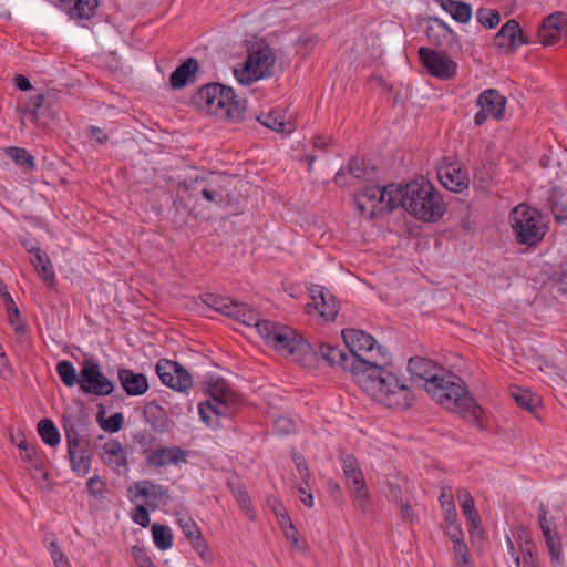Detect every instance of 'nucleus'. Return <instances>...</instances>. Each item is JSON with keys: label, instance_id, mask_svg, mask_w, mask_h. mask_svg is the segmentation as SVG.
I'll list each match as a JSON object with an SVG mask.
<instances>
[{"label": "nucleus", "instance_id": "nucleus-1", "mask_svg": "<svg viewBox=\"0 0 567 567\" xmlns=\"http://www.w3.org/2000/svg\"><path fill=\"white\" fill-rule=\"evenodd\" d=\"M408 370L414 380L424 381L425 391L444 409L462 414L471 423H480L483 410L458 375L420 357L409 360Z\"/></svg>", "mask_w": 567, "mask_h": 567}, {"label": "nucleus", "instance_id": "nucleus-2", "mask_svg": "<svg viewBox=\"0 0 567 567\" xmlns=\"http://www.w3.org/2000/svg\"><path fill=\"white\" fill-rule=\"evenodd\" d=\"M389 362L390 355H386L382 362L352 372L353 379L373 401L388 408L408 409L414 396L405 382L386 368Z\"/></svg>", "mask_w": 567, "mask_h": 567}, {"label": "nucleus", "instance_id": "nucleus-3", "mask_svg": "<svg viewBox=\"0 0 567 567\" xmlns=\"http://www.w3.org/2000/svg\"><path fill=\"white\" fill-rule=\"evenodd\" d=\"M399 186L398 207L424 221H435L444 215L445 204L429 181L421 178Z\"/></svg>", "mask_w": 567, "mask_h": 567}, {"label": "nucleus", "instance_id": "nucleus-4", "mask_svg": "<svg viewBox=\"0 0 567 567\" xmlns=\"http://www.w3.org/2000/svg\"><path fill=\"white\" fill-rule=\"evenodd\" d=\"M193 101L198 109L220 120L239 121L246 111L245 102L237 99L234 90L219 83L202 86Z\"/></svg>", "mask_w": 567, "mask_h": 567}, {"label": "nucleus", "instance_id": "nucleus-5", "mask_svg": "<svg viewBox=\"0 0 567 567\" xmlns=\"http://www.w3.org/2000/svg\"><path fill=\"white\" fill-rule=\"evenodd\" d=\"M260 327V337L276 351L290 357L291 360L302 365L311 362L312 347L301 334L272 321L261 323Z\"/></svg>", "mask_w": 567, "mask_h": 567}, {"label": "nucleus", "instance_id": "nucleus-6", "mask_svg": "<svg viewBox=\"0 0 567 567\" xmlns=\"http://www.w3.org/2000/svg\"><path fill=\"white\" fill-rule=\"evenodd\" d=\"M342 339L352 360V372H355L374 362H382L389 355L388 351L377 343L375 339L358 329H343Z\"/></svg>", "mask_w": 567, "mask_h": 567}, {"label": "nucleus", "instance_id": "nucleus-7", "mask_svg": "<svg viewBox=\"0 0 567 567\" xmlns=\"http://www.w3.org/2000/svg\"><path fill=\"white\" fill-rule=\"evenodd\" d=\"M207 395L206 402L198 404L199 415L207 425H210L212 415L229 417L237 411L239 404L238 396L228 388L224 380H216L209 383Z\"/></svg>", "mask_w": 567, "mask_h": 567}, {"label": "nucleus", "instance_id": "nucleus-8", "mask_svg": "<svg viewBox=\"0 0 567 567\" xmlns=\"http://www.w3.org/2000/svg\"><path fill=\"white\" fill-rule=\"evenodd\" d=\"M509 217L517 241L522 245L534 246L546 234V226L535 208L520 204L511 212Z\"/></svg>", "mask_w": 567, "mask_h": 567}, {"label": "nucleus", "instance_id": "nucleus-9", "mask_svg": "<svg viewBox=\"0 0 567 567\" xmlns=\"http://www.w3.org/2000/svg\"><path fill=\"white\" fill-rule=\"evenodd\" d=\"M398 196H401L399 185L368 186L358 193L355 203L361 214L374 217L383 212H392L398 208Z\"/></svg>", "mask_w": 567, "mask_h": 567}, {"label": "nucleus", "instance_id": "nucleus-10", "mask_svg": "<svg viewBox=\"0 0 567 567\" xmlns=\"http://www.w3.org/2000/svg\"><path fill=\"white\" fill-rule=\"evenodd\" d=\"M276 56L270 48L251 51L241 70H235V76L241 84H250L272 74Z\"/></svg>", "mask_w": 567, "mask_h": 567}, {"label": "nucleus", "instance_id": "nucleus-11", "mask_svg": "<svg viewBox=\"0 0 567 567\" xmlns=\"http://www.w3.org/2000/svg\"><path fill=\"white\" fill-rule=\"evenodd\" d=\"M228 176L218 173H206L197 176L188 186L192 195L200 194L208 203L221 205L229 196Z\"/></svg>", "mask_w": 567, "mask_h": 567}, {"label": "nucleus", "instance_id": "nucleus-12", "mask_svg": "<svg viewBox=\"0 0 567 567\" xmlns=\"http://www.w3.org/2000/svg\"><path fill=\"white\" fill-rule=\"evenodd\" d=\"M340 461L352 497L360 509L367 512L370 505V496L358 460L351 454H344L340 457Z\"/></svg>", "mask_w": 567, "mask_h": 567}, {"label": "nucleus", "instance_id": "nucleus-13", "mask_svg": "<svg viewBox=\"0 0 567 567\" xmlns=\"http://www.w3.org/2000/svg\"><path fill=\"white\" fill-rule=\"evenodd\" d=\"M79 386L83 393L97 396L110 395L114 391L113 382L103 374L97 362L85 360L80 370Z\"/></svg>", "mask_w": 567, "mask_h": 567}, {"label": "nucleus", "instance_id": "nucleus-14", "mask_svg": "<svg viewBox=\"0 0 567 567\" xmlns=\"http://www.w3.org/2000/svg\"><path fill=\"white\" fill-rule=\"evenodd\" d=\"M419 58L427 72L441 80H450L455 76L457 64L445 53L429 48L419 49Z\"/></svg>", "mask_w": 567, "mask_h": 567}, {"label": "nucleus", "instance_id": "nucleus-15", "mask_svg": "<svg viewBox=\"0 0 567 567\" xmlns=\"http://www.w3.org/2000/svg\"><path fill=\"white\" fill-rule=\"evenodd\" d=\"M65 437L68 442V455L73 472L80 476H85L91 467V454L87 444L79 437L74 426L65 427Z\"/></svg>", "mask_w": 567, "mask_h": 567}, {"label": "nucleus", "instance_id": "nucleus-16", "mask_svg": "<svg viewBox=\"0 0 567 567\" xmlns=\"http://www.w3.org/2000/svg\"><path fill=\"white\" fill-rule=\"evenodd\" d=\"M156 373L163 384L184 392L193 384L189 372L176 361L161 359L156 364Z\"/></svg>", "mask_w": 567, "mask_h": 567}, {"label": "nucleus", "instance_id": "nucleus-17", "mask_svg": "<svg viewBox=\"0 0 567 567\" xmlns=\"http://www.w3.org/2000/svg\"><path fill=\"white\" fill-rule=\"evenodd\" d=\"M567 32V14L561 11L554 12L543 20L537 37L545 47L557 44L563 34Z\"/></svg>", "mask_w": 567, "mask_h": 567}, {"label": "nucleus", "instance_id": "nucleus-18", "mask_svg": "<svg viewBox=\"0 0 567 567\" xmlns=\"http://www.w3.org/2000/svg\"><path fill=\"white\" fill-rule=\"evenodd\" d=\"M528 43L524 37L519 23L512 19L508 20L494 38V44L505 53H512L522 44Z\"/></svg>", "mask_w": 567, "mask_h": 567}, {"label": "nucleus", "instance_id": "nucleus-19", "mask_svg": "<svg viewBox=\"0 0 567 567\" xmlns=\"http://www.w3.org/2000/svg\"><path fill=\"white\" fill-rule=\"evenodd\" d=\"M437 177L451 192L460 193L468 187L467 174L457 163H443L437 169Z\"/></svg>", "mask_w": 567, "mask_h": 567}, {"label": "nucleus", "instance_id": "nucleus-20", "mask_svg": "<svg viewBox=\"0 0 567 567\" xmlns=\"http://www.w3.org/2000/svg\"><path fill=\"white\" fill-rule=\"evenodd\" d=\"M187 456L188 452L178 446H165L146 452L145 460L148 466L163 467L186 462Z\"/></svg>", "mask_w": 567, "mask_h": 567}, {"label": "nucleus", "instance_id": "nucleus-21", "mask_svg": "<svg viewBox=\"0 0 567 567\" xmlns=\"http://www.w3.org/2000/svg\"><path fill=\"white\" fill-rule=\"evenodd\" d=\"M102 460L117 474H124L128 471L125 449L117 441L112 440L104 444Z\"/></svg>", "mask_w": 567, "mask_h": 567}, {"label": "nucleus", "instance_id": "nucleus-22", "mask_svg": "<svg viewBox=\"0 0 567 567\" xmlns=\"http://www.w3.org/2000/svg\"><path fill=\"white\" fill-rule=\"evenodd\" d=\"M546 512L539 516V525L545 538L546 547L550 555L551 561L559 567L563 564V553L560 538L551 524L546 519Z\"/></svg>", "mask_w": 567, "mask_h": 567}, {"label": "nucleus", "instance_id": "nucleus-23", "mask_svg": "<svg viewBox=\"0 0 567 567\" xmlns=\"http://www.w3.org/2000/svg\"><path fill=\"white\" fill-rule=\"evenodd\" d=\"M117 378L128 395H142L148 390L147 378L143 373H136L130 369H118Z\"/></svg>", "mask_w": 567, "mask_h": 567}, {"label": "nucleus", "instance_id": "nucleus-24", "mask_svg": "<svg viewBox=\"0 0 567 567\" xmlns=\"http://www.w3.org/2000/svg\"><path fill=\"white\" fill-rule=\"evenodd\" d=\"M313 308L326 321H333L339 312V305L330 291L323 289L312 290Z\"/></svg>", "mask_w": 567, "mask_h": 567}, {"label": "nucleus", "instance_id": "nucleus-25", "mask_svg": "<svg viewBox=\"0 0 567 567\" xmlns=\"http://www.w3.org/2000/svg\"><path fill=\"white\" fill-rule=\"evenodd\" d=\"M313 355H320L331 367H339L342 370L350 371L352 373V360L351 357L344 353L341 349H338L331 344L322 343Z\"/></svg>", "mask_w": 567, "mask_h": 567}, {"label": "nucleus", "instance_id": "nucleus-26", "mask_svg": "<svg viewBox=\"0 0 567 567\" xmlns=\"http://www.w3.org/2000/svg\"><path fill=\"white\" fill-rule=\"evenodd\" d=\"M477 105L487 111L494 118L501 120L505 112L506 99L498 91L488 89L478 95Z\"/></svg>", "mask_w": 567, "mask_h": 567}, {"label": "nucleus", "instance_id": "nucleus-27", "mask_svg": "<svg viewBox=\"0 0 567 567\" xmlns=\"http://www.w3.org/2000/svg\"><path fill=\"white\" fill-rule=\"evenodd\" d=\"M59 6L72 19H90L97 7V0H58Z\"/></svg>", "mask_w": 567, "mask_h": 567}, {"label": "nucleus", "instance_id": "nucleus-28", "mask_svg": "<svg viewBox=\"0 0 567 567\" xmlns=\"http://www.w3.org/2000/svg\"><path fill=\"white\" fill-rule=\"evenodd\" d=\"M199 68L195 58H188L171 74L169 83L173 89H182L194 82L195 73Z\"/></svg>", "mask_w": 567, "mask_h": 567}, {"label": "nucleus", "instance_id": "nucleus-29", "mask_svg": "<svg viewBox=\"0 0 567 567\" xmlns=\"http://www.w3.org/2000/svg\"><path fill=\"white\" fill-rule=\"evenodd\" d=\"M257 120L266 127L279 132L291 133L295 125L285 118L280 111H270L269 113H261Z\"/></svg>", "mask_w": 567, "mask_h": 567}, {"label": "nucleus", "instance_id": "nucleus-30", "mask_svg": "<svg viewBox=\"0 0 567 567\" xmlns=\"http://www.w3.org/2000/svg\"><path fill=\"white\" fill-rule=\"evenodd\" d=\"M229 317L236 319L237 321H240L241 323L248 327H255L259 334L261 323L271 322L270 320H261L257 312L250 309L249 306L241 302L236 303V309L233 310Z\"/></svg>", "mask_w": 567, "mask_h": 567}, {"label": "nucleus", "instance_id": "nucleus-31", "mask_svg": "<svg viewBox=\"0 0 567 567\" xmlns=\"http://www.w3.org/2000/svg\"><path fill=\"white\" fill-rule=\"evenodd\" d=\"M135 488L136 494L134 495V498L137 499L138 497H144L146 499L145 502L151 506H155V503H152L151 501L156 502L167 495V489L163 486L147 481L135 483Z\"/></svg>", "mask_w": 567, "mask_h": 567}, {"label": "nucleus", "instance_id": "nucleus-32", "mask_svg": "<svg viewBox=\"0 0 567 567\" xmlns=\"http://www.w3.org/2000/svg\"><path fill=\"white\" fill-rule=\"evenodd\" d=\"M144 416L156 431H163L166 427V413L156 402L153 401L145 405Z\"/></svg>", "mask_w": 567, "mask_h": 567}, {"label": "nucleus", "instance_id": "nucleus-33", "mask_svg": "<svg viewBox=\"0 0 567 567\" xmlns=\"http://www.w3.org/2000/svg\"><path fill=\"white\" fill-rule=\"evenodd\" d=\"M512 396L520 408L526 409L532 413H534L540 405V399L526 389L518 386L513 389Z\"/></svg>", "mask_w": 567, "mask_h": 567}, {"label": "nucleus", "instance_id": "nucleus-34", "mask_svg": "<svg viewBox=\"0 0 567 567\" xmlns=\"http://www.w3.org/2000/svg\"><path fill=\"white\" fill-rule=\"evenodd\" d=\"M38 433L42 441L50 446H56L61 441L60 433L50 419H42L38 423Z\"/></svg>", "mask_w": 567, "mask_h": 567}, {"label": "nucleus", "instance_id": "nucleus-35", "mask_svg": "<svg viewBox=\"0 0 567 567\" xmlns=\"http://www.w3.org/2000/svg\"><path fill=\"white\" fill-rule=\"evenodd\" d=\"M457 497H458L460 505H461L464 516H466L467 519L471 522V524L474 527H476L477 519H478V513L475 508L474 499L471 496L470 492L464 488L460 489L457 492Z\"/></svg>", "mask_w": 567, "mask_h": 567}, {"label": "nucleus", "instance_id": "nucleus-36", "mask_svg": "<svg viewBox=\"0 0 567 567\" xmlns=\"http://www.w3.org/2000/svg\"><path fill=\"white\" fill-rule=\"evenodd\" d=\"M153 539L155 546L161 550H167L173 545V534L171 528L164 525L154 524L152 526Z\"/></svg>", "mask_w": 567, "mask_h": 567}, {"label": "nucleus", "instance_id": "nucleus-37", "mask_svg": "<svg viewBox=\"0 0 567 567\" xmlns=\"http://www.w3.org/2000/svg\"><path fill=\"white\" fill-rule=\"evenodd\" d=\"M427 37L431 43L441 45V38L447 39L453 34L452 29L442 20L435 19L434 24L427 27Z\"/></svg>", "mask_w": 567, "mask_h": 567}, {"label": "nucleus", "instance_id": "nucleus-38", "mask_svg": "<svg viewBox=\"0 0 567 567\" xmlns=\"http://www.w3.org/2000/svg\"><path fill=\"white\" fill-rule=\"evenodd\" d=\"M204 302L215 309L216 311L229 317L234 309H236L237 301L230 300L225 297L207 295Z\"/></svg>", "mask_w": 567, "mask_h": 567}, {"label": "nucleus", "instance_id": "nucleus-39", "mask_svg": "<svg viewBox=\"0 0 567 567\" xmlns=\"http://www.w3.org/2000/svg\"><path fill=\"white\" fill-rule=\"evenodd\" d=\"M56 372L61 381L69 388L80 382V373L76 374L74 365L68 360L60 361L56 364Z\"/></svg>", "mask_w": 567, "mask_h": 567}, {"label": "nucleus", "instance_id": "nucleus-40", "mask_svg": "<svg viewBox=\"0 0 567 567\" xmlns=\"http://www.w3.org/2000/svg\"><path fill=\"white\" fill-rule=\"evenodd\" d=\"M6 153L17 165L28 169L34 168V158L27 150L11 146Z\"/></svg>", "mask_w": 567, "mask_h": 567}, {"label": "nucleus", "instance_id": "nucleus-41", "mask_svg": "<svg viewBox=\"0 0 567 567\" xmlns=\"http://www.w3.org/2000/svg\"><path fill=\"white\" fill-rule=\"evenodd\" d=\"M439 501L441 508L444 513L445 522L455 523L457 514L452 494L447 493L446 488H443L440 494Z\"/></svg>", "mask_w": 567, "mask_h": 567}, {"label": "nucleus", "instance_id": "nucleus-42", "mask_svg": "<svg viewBox=\"0 0 567 567\" xmlns=\"http://www.w3.org/2000/svg\"><path fill=\"white\" fill-rule=\"evenodd\" d=\"M231 489H233L234 496L236 497V499L238 502L240 509L245 513V515L249 519H255V512H254L252 507L250 506V499H249V495H248L246 488L243 485L238 484V485H234Z\"/></svg>", "mask_w": 567, "mask_h": 567}, {"label": "nucleus", "instance_id": "nucleus-43", "mask_svg": "<svg viewBox=\"0 0 567 567\" xmlns=\"http://www.w3.org/2000/svg\"><path fill=\"white\" fill-rule=\"evenodd\" d=\"M476 18L487 29L495 28L501 21L499 12L489 8H480L476 12Z\"/></svg>", "mask_w": 567, "mask_h": 567}, {"label": "nucleus", "instance_id": "nucleus-44", "mask_svg": "<svg viewBox=\"0 0 567 567\" xmlns=\"http://www.w3.org/2000/svg\"><path fill=\"white\" fill-rule=\"evenodd\" d=\"M453 554L457 567H471L470 550L464 542L453 544Z\"/></svg>", "mask_w": 567, "mask_h": 567}, {"label": "nucleus", "instance_id": "nucleus-45", "mask_svg": "<svg viewBox=\"0 0 567 567\" xmlns=\"http://www.w3.org/2000/svg\"><path fill=\"white\" fill-rule=\"evenodd\" d=\"M189 542L192 543L194 550L199 555V557L202 558V560L204 563L213 561V554L209 550L207 543L204 539L202 533L198 536L189 539Z\"/></svg>", "mask_w": 567, "mask_h": 567}, {"label": "nucleus", "instance_id": "nucleus-46", "mask_svg": "<svg viewBox=\"0 0 567 567\" xmlns=\"http://www.w3.org/2000/svg\"><path fill=\"white\" fill-rule=\"evenodd\" d=\"M451 16L460 23H467L472 18V7L466 2L457 1Z\"/></svg>", "mask_w": 567, "mask_h": 567}, {"label": "nucleus", "instance_id": "nucleus-47", "mask_svg": "<svg viewBox=\"0 0 567 567\" xmlns=\"http://www.w3.org/2000/svg\"><path fill=\"white\" fill-rule=\"evenodd\" d=\"M177 522L188 540L202 533L195 520L189 516H182L177 519Z\"/></svg>", "mask_w": 567, "mask_h": 567}, {"label": "nucleus", "instance_id": "nucleus-48", "mask_svg": "<svg viewBox=\"0 0 567 567\" xmlns=\"http://www.w3.org/2000/svg\"><path fill=\"white\" fill-rule=\"evenodd\" d=\"M49 550H50L51 558H52L55 567H71L69 559L62 553L56 540H52L50 543Z\"/></svg>", "mask_w": 567, "mask_h": 567}, {"label": "nucleus", "instance_id": "nucleus-49", "mask_svg": "<svg viewBox=\"0 0 567 567\" xmlns=\"http://www.w3.org/2000/svg\"><path fill=\"white\" fill-rule=\"evenodd\" d=\"M293 462L296 464V467L299 472V475H300V478L302 481V483L308 486L309 485V480H310V471L308 468V464H307V461L305 460V457L302 455H293Z\"/></svg>", "mask_w": 567, "mask_h": 567}, {"label": "nucleus", "instance_id": "nucleus-50", "mask_svg": "<svg viewBox=\"0 0 567 567\" xmlns=\"http://www.w3.org/2000/svg\"><path fill=\"white\" fill-rule=\"evenodd\" d=\"M275 430L278 434L286 435L290 434L295 431V423L286 417V416H279L274 422Z\"/></svg>", "mask_w": 567, "mask_h": 567}, {"label": "nucleus", "instance_id": "nucleus-51", "mask_svg": "<svg viewBox=\"0 0 567 567\" xmlns=\"http://www.w3.org/2000/svg\"><path fill=\"white\" fill-rule=\"evenodd\" d=\"M44 103V96L42 94L33 95L29 99L25 104V112L30 113L33 116V120H37L39 115V111Z\"/></svg>", "mask_w": 567, "mask_h": 567}, {"label": "nucleus", "instance_id": "nucleus-52", "mask_svg": "<svg viewBox=\"0 0 567 567\" xmlns=\"http://www.w3.org/2000/svg\"><path fill=\"white\" fill-rule=\"evenodd\" d=\"M6 310L8 313L10 324L14 327V331L17 333L24 332L25 326L19 321L20 311H19L18 307L16 306V303L13 302V307L6 308Z\"/></svg>", "mask_w": 567, "mask_h": 567}, {"label": "nucleus", "instance_id": "nucleus-53", "mask_svg": "<svg viewBox=\"0 0 567 567\" xmlns=\"http://www.w3.org/2000/svg\"><path fill=\"white\" fill-rule=\"evenodd\" d=\"M123 420L122 413H114L104 421L102 427L107 432L115 433L122 429Z\"/></svg>", "mask_w": 567, "mask_h": 567}, {"label": "nucleus", "instance_id": "nucleus-54", "mask_svg": "<svg viewBox=\"0 0 567 567\" xmlns=\"http://www.w3.org/2000/svg\"><path fill=\"white\" fill-rule=\"evenodd\" d=\"M348 173H350L355 178H363L365 175L364 163L359 158L350 159L347 166Z\"/></svg>", "mask_w": 567, "mask_h": 567}, {"label": "nucleus", "instance_id": "nucleus-55", "mask_svg": "<svg viewBox=\"0 0 567 567\" xmlns=\"http://www.w3.org/2000/svg\"><path fill=\"white\" fill-rule=\"evenodd\" d=\"M29 251L33 254L32 264L38 269L43 266H48L51 264L48 255L42 251L40 248H30Z\"/></svg>", "mask_w": 567, "mask_h": 567}, {"label": "nucleus", "instance_id": "nucleus-56", "mask_svg": "<svg viewBox=\"0 0 567 567\" xmlns=\"http://www.w3.org/2000/svg\"><path fill=\"white\" fill-rule=\"evenodd\" d=\"M132 517H133V520H134L136 524H138V525H141V526H143V527H146V526H148V524H150V514H148V511H147V508H146L145 506H143V505H138V506L135 508V511H134V513H133V516H132Z\"/></svg>", "mask_w": 567, "mask_h": 567}, {"label": "nucleus", "instance_id": "nucleus-57", "mask_svg": "<svg viewBox=\"0 0 567 567\" xmlns=\"http://www.w3.org/2000/svg\"><path fill=\"white\" fill-rule=\"evenodd\" d=\"M551 213L554 215V218L559 221L564 223L567 221V205L559 202H554L550 205Z\"/></svg>", "mask_w": 567, "mask_h": 567}, {"label": "nucleus", "instance_id": "nucleus-58", "mask_svg": "<svg viewBox=\"0 0 567 567\" xmlns=\"http://www.w3.org/2000/svg\"><path fill=\"white\" fill-rule=\"evenodd\" d=\"M104 486V482L97 476H93L87 481L89 493L95 497L102 496Z\"/></svg>", "mask_w": 567, "mask_h": 567}, {"label": "nucleus", "instance_id": "nucleus-59", "mask_svg": "<svg viewBox=\"0 0 567 567\" xmlns=\"http://www.w3.org/2000/svg\"><path fill=\"white\" fill-rule=\"evenodd\" d=\"M29 472H30V475L35 480H38V478L47 480L48 475H49L48 472L43 467V463H42L41 458H38L33 463L30 464Z\"/></svg>", "mask_w": 567, "mask_h": 567}, {"label": "nucleus", "instance_id": "nucleus-60", "mask_svg": "<svg viewBox=\"0 0 567 567\" xmlns=\"http://www.w3.org/2000/svg\"><path fill=\"white\" fill-rule=\"evenodd\" d=\"M132 554L135 560L138 563L140 567H154L152 560L146 556L141 547L134 546L132 548Z\"/></svg>", "mask_w": 567, "mask_h": 567}, {"label": "nucleus", "instance_id": "nucleus-61", "mask_svg": "<svg viewBox=\"0 0 567 567\" xmlns=\"http://www.w3.org/2000/svg\"><path fill=\"white\" fill-rule=\"evenodd\" d=\"M41 279L51 287L54 284L55 275L52 270V265L43 266L37 269Z\"/></svg>", "mask_w": 567, "mask_h": 567}, {"label": "nucleus", "instance_id": "nucleus-62", "mask_svg": "<svg viewBox=\"0 0 567 567\" xmlns=\"http://www.w3.org/2000/svg\"><path fill=\"white\" fill-rule=\"evenodd\" d=\"M446 534L453 544L463 542V532L455 523H447Z\"/></svg>", "mask_w": 567, "mask_h": 567}, {"label": "nucleus", "instance_id": "nucleus-63", "mask_svg": "<svg viewBox=\"0 0 567 567\" xmlns=\"http://www.w3.org/2000/svg\"><path fill=\"white\" fill-rule=\"evenodd\" d=\"M285 536L286 538L291 543L292 547L298 549L299 548V538H298V532L295 528L292 523H289V526L285 528Z\"/></svg>", "mask_w": 567, "mask_h": 567}, {"label": "nucleus", "instance_id": "nucleus-64", "mask_svg": "<svg viewBox=\"0 0 567 567\" xmlns=\"http://www.w3.org/2000/svg\"><path fill=\"white\" fill-rule=\"evenodd\" d=\"M20 457L22 461L28 462L29 464L40 458L37 449L32 445L21 451Z\"/></svg>", "mask_w": 567, "mask_h": 567}]
</instances>
